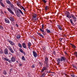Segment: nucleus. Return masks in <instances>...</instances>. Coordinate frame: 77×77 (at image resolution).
Here are the masks:
<instances>
[{
    "label": "nucleus",
    "mask_w": 77,
    "mask_h": 77,
    "mask_svg": "<svg viewBox=\"0 0 77 77\" xmlns=\"http://www.w3.org/2000/svg\"><path fill=\"white\" fill-rule=\"evenodd\" d=\"M0 54H3V53L2 50H0Z\"/></svg>",
    "instance_id": "nucleus-41"
},
{
    "label": "nucleus",
    "mask_w": 77,
    "mask_h": 77,
    "mask_svg": "<svg viewBox=\"0 0 77 77\" xmlns=\"http://www.w3.org/2000/svg\"><path fill=\"white\" fill-rule=\"evenodd\" d=\"M18 46L20 47V48H22V45L20 43H18Z\"/></svg>",
    "instance_id": "nucleus-27"
},
{
    "label": "nucleus",
    "mask_w": 77,
    "mask_h": 77,
    "mask_svg": "<svg viewBox=\"0 0 77 77\" xmlns=\"http://www.w3.org/2000/svg\"><path fill=\"white\" fill-rule=\"evenodd\" d=\"M46 30L47 31V32L48 33H49L51 32V31H50V30H49L47 29H46Z\"/></svg>",
    "instance_id": "nucleus-28"
},
{
    "label": "nucleus",
    "mask_w": 77,
    "mask_h": 77,
    "mask_svg": "<svg viewBox=\"0 0 77 77\" xmlns=\"http://www.w3.org/2000/svg\"><path fill=\"white\" fill-rule=\"evenodd\" d=\"M69 16V17H68L69 19H70V18H71V16H70L69 15H68Z\"/></svg>",
    "instance_id": "nucleus-49"
},
{
    "label": "nucleus",
    "mask_w": 77,
    "mask_h": 77,
    "mask_svg": "<svg viewBox=\"0 0 77 77\" xmlns=\"http://www.w3.org/2000/svg\"><path fill=\"white\" fill-rule=\"evenodd\" d=\"M22 8L23 9V11H25V12H26V10L24 8V7H22Z\"/></svg>",
    "instance_id": "nucleus-39"
},
{
    "label": "nucleus",
    "mask_w": 77,
    "mask_h": 77,
    "mask_svg": "<svg viewBox=\"0 0 77 77\" xmlns=\"http://www.w3.org/2000/svg\"><path fill=\"white\" fill-rule=\"evenodd\" d=\"M57 26L59 29H60V30H62V27L60 25H57Z\"/></svg>",
    "instance_id": "nucleus-16"
},
{
    "label": "nucleus",
    "mask_w": 77,
    "mask_h": 77,
    "mask_svg": "<svg viewBox=\"0 0 77 77\" xmlns=\"http://www.w3.org/2000/svg\"><path fill=\"white\" fill-rule=\"evenodd\" d=\"M28 46V48L30 50V46H31V43L29 42L27 44Z\"/></svg>",
    "instance_id": "nucleus-15"
},
{
    "label": "nucleus",
    "mask_w": 77,
    "mask_h": 77,
    "mask_svg": "<svg viewBox=\"0 0 77 77\" xmlns=\"http://www.w3.org/2000/svg\"><path fill=\"white\" fill-rule=\"evenodd\" d=\"M71 77H75V75L74 74L71 75Z\"/></svg>",
    "instance_id": "nucleus-46"
},
{
    "label": "nucleus",
    "mask_w": 77,
    "mask_h": 77,
    "mask_svg": "<svg viewBox=\"0 0 77 77\" xmlns=\"http://www.w3.org/2000/svg\"><path fill=\"white\" fill-rule=\"evenodd\" d=\"M46 69V67H43L42 70L40 71L41 72H44V70H45Z\"/></svg>",
    "instance_id": "nucleus-13"
},
{
    "label": "nucleus",
    "mask_w": 77,
    "mask_h": 77,
    "mask_svg": "<svg viewBox=\"0 0 77 77\" xmlns=\"http://www.w3.org/2000/svg\"><path fill=\"white\" fill-rule=\"evenodd\" d=\"M36 14H34L33 16V19H35L36 18Z\"/></svg>",
    "instance_id": "nucleus-23"
},
{
    "label": "nucleus",
    "mask_w": 77,
    "mask_h": 77,
    "mask_svg": "<svg viewBox=\"0 0 77 77\" xmlns=\"http://www.w3.org/2000/svg\"><path fill=\"white\" fill-rule=\"evenodd\" d=\"M11 60L13 62H14L15 61V58L14 57H12L11 59Z\"/></svg>",
    "instance_id": "nucleus-10"
},
{
    "label": "nucleus",
    "mask_w": 77,
    "mask_h": 77,
    "mask_svg": "<svg viewBox=\"0 0 77 77\" xmlns=\"http://www.w3.org/2000/svg\"><path fill=\"white\" fill-rule=\"evenodd\" d=\"M70 21V22L72 24L73 26H74V24L73 23V22L72 21V19H69Z\"/></svg>",
    "instance_id": "nucleus-19"
},
{
    "label": "nucleus",
    "mask_w": 77,
    "mask_h": 77,
    "mask_svg": "<svg viewBox=\"0 0 77 77\" xmlns=\"http://www.w3.org/2000/svg\"><path fill=\"white\" fill-rule=\"evenodd\" d=\"M42 2H44V3H46L47 2V1L45 0H42Z\"/></svg>",
    "instance_id": "nucleus-42"
},
{
    "label": "nucleus",
    "mask_w": 77,
    "mask_h": 77,
    "mask_svg": "<svg viewBox=\"0 0 77 77\" xmlns=\"http://www.w3.org/2000/svg\"><path fill=\"white\" fill-rule=\"evenodd\" d=\"M6 2L8 5H11V2L9 0H6Z\"/></svg>",
    "instance_id": "nucleus-14"
},
{
    "label": "nucleus",
    "mask_w": 77,
    "mask_h": 77,
    "mask_svg": "<svg viewBox=\"0 0 77 77\" xmlns=\"http://www.w3.org/2000/svg\"><path fill=\"white\" fill-rule=\"evenodd\" d=\"M9 54L10 55H12V54H11V53H9Z\"/></svg>",
    "instance_id": "nucleus-60"
},
{
    "label": "nucleus",
    "mask_w": 77,
    "mask_h": 77,
    "mask_svg": "<svg viewBox=\"0 0 77 77\" xmlns=\"http://www.w3.org/2000/svg\"><path fill=\"white\" fill-rule=\"evenodd\" d=\"M0 29H1V30H4V29H3V26H0Z\"/></svg>",
    "instance_id": "nucleus-36"
},
{
    "label": "nucleus",
    "mask_w": 77,
    "mask_h": 77,
    "mask_svg": "<svg viewBox=\"0 0 77 77\" xmlns=\"http://www.w3.org/2000/svg\"><path fill=\"white\" fill-rule=\"evenodd\" d=\"M9 50L12 53H14V51H13V50H12V48H11Z\"/></svg>",
    "instance_id": "nucleus-24"
},
{
    "label": "nucleus",
    "mask_w": 77,
    "mask_h": 77,
    "mask_svg": "<svg viewBox=\"0 0 77 77\" xmlns=\"http://www.w3.org/2000/svg\"><path fill=\"white\" fill-rule=\"evenodd\" d=\"M70 45H71V46H72V48H76V47H75V45H74V44H72L71 43H70Z\"/></svg>",
    "instance_id": "nucleus-21"
},
{
    "label": "nucleus",
    "mask_w": 77,
    "mask_h": 77,
    "mask_svg": "<svg viewBox=\"0 0 77 77\" xmlns=\"http://www.w3.org/2000/svg\"><path fill=\"white\" fill-rule=\"evenodd\" d=\"M5 23H7L8 24L10 23V21L8 19L5 18Z\"/></svg>",
    "instance_id": "nucleus-4"
},
{
    "label": "nucleus",
    "mask_w": 77,
    "mask_h": 77,
    "mask_svg": "<svg viewBox=\"0 0 77 77\" xmlns=\"http://www.w3.org/2000/svg\"><path fill=\"white\" fill-rule=\"evenodd\" d=\"M2 77H5V76L3 75H2Z\"/></svg>",
    "instance_id": "nucleus-59"
},
{
    "label": "nucleus",
    "mask_w": 77,
    "mask_h": 77,
    "mask_svg": "<svg viewBox=\"0 0 77 77\" xmlns=\"http://www.w3.org/2000/svg\"><path fill=\"white\" fill-rule=\"evenodd\" d=\"M31 67L32 68H35V64H32L31 66Z\"/></svg>",
    "instance_id": "nucleus-40"
},
{
    "label": "nucleus",
    "mask_w": 77,
    "mask_h": 77,
    "mask_svg": "<svg viewBox=\"0 0 77 77\" xmlns=\"http://www.w3.org/2000/svg\"><path fill=\"white\" fill-rule=\"evenodd\" d=\"M74 54L76 57H77V52H74Z\"/></svg>",
    "instance_id": "nucleus-33"
},
{
    "label": "nucleus",
    "mask_w": 77,
    "mask_h": 77,
    "mask_svg": "<svg viewBox=\"0 0 77 77\" xmlns=\"http://www.w3.org/2000/svg\"><path fill=\"white\" fill-rule=\"evenodd\" d=\"M22 66V65L21 64H20L19 65V66Z\"/></svg>",
    "instance_id": "nucleus-55"
},
{
    "label": "nucleus",
    "mask_w": 77,
    "mask_h": 77,
    "mask_svg": "<svg viewBox=\"0 0 77 77\" xmlns=\"http://www.w3.org/2000/svg\"><path fill=\"white\" fill-rule=\"evenodd\" d=\"M3 74H4L5 75H6L7 74V72H6V71L5 70H4L3 71Z\"/></svg>",
    "instance_id": "nucleus-25"
},
{
    "label": "nucleus",
    "mask_w": 77,
    "mask_h": 77,
    "mask_svg": "<svg viewBox=\"0 0 77 77\" xmlns=\"http://www.w3.org/2000/svg\"><path fill=\"white\" fill-rule=\"evenodd\" d=\"M44 48H45V49H46V48H45V47H44Z\"/></svg>",
    "instance_id": "nucleus-61"
},
{
    "label": "nucleus",
    "mask_w": 77,
    "mask_h": 77,
    "mask_svg": "<svg viewBox=\"0 0 77 77\" xmlns=\"http://www.w3.org/2000/svg\"><path fill=\"white\" fill-rule=\"evenodd\" d=\"M20 36H20V35H18L17 36L16 38L17 39H20Z\"/></svg>",
    "instance_id": "nucleus-26"
},
{
    "label": "nucleus",
    "mask_w": 77,
    "mask_h": 77,
    "mask_svg": "<svg viewBox=\"0 0 77 77\" xmlns=\"http://www.w3.org/2000/svg\"><path fill=\"white\" fill-rule=\"evenodd\" d=\"M8 42L11 45H15V43L11 41V40H8Z\"/></svg>",
    "instance_id": "nucleus-6"
},
{
    "label": "nucleus",
    "mask_w": 77,
    "mask_h": 77,
    "mask_svg": "<svg viewBox=\"0 0 77 77\" xmlns=\"http://www.w3.org/2000/svg\"><path fill=\"white\" fill-rule=\"evenodd\" d=\"M19 50L20 52H21V53H22L23 52V49H21V48H20Z\"/></svg>",
    "instance_id": "nucleus-32"
},
{
    "label": "nucleus",
    "mask_w": 77,
    "mask_h": 77,
    "mask_svg": "<svg viewBox=\"0 0 77 77\" xmlns=\"http://www.w3.org/2000/svg\"><path fill=\"white\" fill-rule=\"evenodd\" d=\"M65 54H67L66 53V52H64Z\"/></svg>",
    "instance_id": "nucleus-57"
},
{
    "label": "nucleus",
    "mask_w": 77,
    "mask_h": 77,
    "mask_svg": "<svg viewBox=\"0 0 77 77\" xmlns=\"http://www.w3.org/2000/svg\"><path fill=\"white\" fill-rule=\"evenodd\" d=\"M22 53H23V54H24V55H26V52H24V51H23L22 52Z\"/></svg>",
    "instance_id": "nucleus-48"
},
{
    "label": "nucleus",
    "mask_w": 77,
    "mask_h": 77,
    "mask_svg": "<svg viewBox=\"0 0 77 77\" xmlns=\"http://www.w3.org/2000/svg\"><path fill=\"white\" fill-rule=\"evenodd\" d=\"M46 63V67H47V68H48L49 66H48V63Z\"/></svg>",
    "instance_id": "nucleus-30"
},
{
    "label": "nucleus",
    "mask_w": 77,
    "mask_h": 77,
    "mask_svg": "<svg viewBox=\"0 0 77 77\" xmlns=\"http://www.w3.org/2000/svg\"><path fill=\"white\" fill-rule=\"evenodd\" d=\"M22 60H26V59H25V58L24 57V56H23L22 57Z\"/></svg>",
    "instance_id": "nucleus-31"
},
{
    "label": "nucleus",
    "mask_w": 77,
    "mask_h": 77,
    "mask_svg": "<svg viewBox=\"0 0 77 77\" xmlns=\"http://www.w3.org/2000/svg\"><path fill=\"white\" fill-rule=\"evenodd\" d=\"M62 38H60L59 39V41H62Z\"/></svg>",
    "instance_id": "nucleus-54"
},
{
    "label": "nucleus",
    "mask_w": 77,
    "mask_h": 77,
    "mask_svg": "<svg viewBox=\"0 0 77 77\" xmlns=\"http://www.w3.org/2000/svg\"><path fill=\"white\" fill-rule=\"evenodd\" d=\"M4 53L5 54H8V50L7 48H5L4 51Z\"/></svg>",
    "instance_id": "nucleus-5"
},
{
    "label": "nucleus",
    "mask_w": 77,
    "mask_h": 77,
    "mask_svg": "<svg viewBox=\"0 0 77 77\" xmlns=\"http://www.w3.org/2000/svg\"><path fill=\"white\" fill-rule=\"evenodd\" d=\"M16 26H18V24H16Z\"/></svg>",
    "instance_id": "nucleus-62"
},
{
    "label": "nucleus",
    "mask_w": 77,
    "mask_h": 77,
    "mask_svg": "<svg viewBox=\"0 0 77 77\" xmlns=\"http://www.w3.org/2000/svg\"><path fill=\"white\" fill-rule=\"evenodd\" d=\"M7 48L9 50L12 48H11V46H8Z\"/></svg>",
    "instance_id": "nucleus-35"
},
{
    "label": "nucleus",
    "mask_w": 77,
    "mask_h": 77,
    "mask_svg": "<svg viewBox=\"0 0 77 77\" xmlns=\"http://www.w3.org/2000/svg\"><path fill=\"white\" fill-rule=\"evenodd\" d=\"M7 9L8 11H9V12H10V14H14V12L12 11V10H11V9L9 8H7Z\"/></svg>",
    "instance_id": "nucleus-9"
},
{
    "label": "nucleus",
    "mask_w": 77,
    "mask_h": 77,
    "mask_svg": "<svg viewBox=\"0 0 77 77\" xmlns=\"http://www.w3.org/2000/svg\"><path fill=\"white\" fill-rule=\"evenodd\" d=\"M7 61H8L9 62H10H10H11V60H10L9 59H8L7 60Z\"/></svg>",
    "instance_id": "nucleus-50"
},
{
    "label": "nucleus",
    "mask_w": 77,
    "mask_h": 77,
    "mask_svg": "<svg viewBox=\"0 0 77 77\" xmlns=\"http://www.w3.org/2000/svg\"><path fill=\"white\" fill-rule=\"evenodd\" d=\"M0 3L1 5L2 6H3V7H5V5H4V4H3V2H2V1H0Z\"/></svg>",
    "instance_id": "nucleus-22"
},
{
    "label": "nucleus",
    "mask_w": 77,
    "mask_h": 77,
    "mask_svg": "<svg viewBox=\"0 0 77 77\" xmlns=\"http://www.w3.org/2000/svg\"><path fill=\"white\" fill-rule=\"evenodd\" d=\"M9 19L11 21H12V22H14V21H15L14 18V17H10V18H9Z\"/></svg>",
    "instance_id": "nucleus-7"
},
{
    "label": "nucleus",
    "mask_w": 77,
    "mask_h": 77,
    "mask_svg": "<svg viewBox=\"0 0 77 77\" xmlns=\"http://www.w3.org/2000/svg\"><path fill=\"white\" fill-rule=\"evenodd\" d=\"M42 27H44V25H43V24L42 25Z\"/></svg>",
    "instance_id": "nucleus-58"
},
{
    "label": "nucleus",
    "mask_w": 77,
    "mask_h": 77,
    "mask_svg": "<svg viewBox=\"0 0 77 77\" xmlns=\"http://www.w3.org/2000/svg\"><path fill=\"white\" fill-rule=\"evenodd\" d=\"M41 30H44V27H42V28H40V30L41 31Z\"/></svg>",
    "instance_id": "nucleus-45"
},
{
    "label": "nucleus",
    "mask_w": 77,
    "mask_h": 77,
    "mask_svg": "<svg viewBox=\"0 0 77 77\" xmlns=\"http://www.w3.org/2000/svg\"><path fill=\"white\" fill-rule=\"evenodd\" d=\"M16 62H17V63H18V61H16Z\"/></svg>",
    "instance_id": "nucleus-63"
},
{
    "label": "nucleus",
    "mask_w": 77,
    "mask_h": 77,
    "mask_svg": "<svg viewBox=\"0 0 77 77\" xmlns=\"http://www.w3.org/2000/svg\"><path fill=\"white\" fill-rule=\"evenodd\" d=\"M73 67H74V68H76V66H73Z\"/></svg>",
    "instance_id": "nucleus-56"
},
{
    "label": "nucleus",
    "mask_w": 77,
    "mask_h": 77,
    "mask_svg": "<svg viewBox=\"0 0 77 77\" xmlns=\"http://www.w3.org/2000/svg\"><path fill=\"white\" fill-rule=\"evenodd\" d=\"M41 77H44V76H42L41 75Z\"/></svg>",
    "instance_id": "nucleus-64"
},
{
    "label": "nucleus",
    "mask_w": 77,
    "mask_h": 77,
    "mask_svg": "<svg viewBox=\"0 0 77 77\" xmlns=\"http://www.w3.org/2000/svg\"><path fill=\"white\" fill-rule=\"evenodd\" d=\"M66 15H67V17L68 18H69V16H68L69 15V13L66 11Z\"/></svg>",
    "instance_id": "nucleus-20"
},
{
    "label": "nucleus",
    "mask_w": 77,
    "mask_h": 77,
    "mask_svg": "<svg viewBox=\"0 0 77 77\" xmlns=\"http://www.w3.org/2000/svg\"><path fill=\"white\" fill-rule=\"evenodd\" d=\"M45 63H48V59L47 57L45 58Z\"/></svg>",
    "instance_id": "nucleus-12"
},
{
    "label": "nucleus",
    "mask_w": 77,
    "mask_h": 77,
    "mask_svg": "<svg viewBox=\"0 0 77 77\" xmlns=\"http://www.w3.org/2000/svg\"><path fill=\"white\" fill-rule=\"evenodd\" d=\"M10 5L11 7V8H14V5H13L12 4H11H11Z\"/></svg>",
    "instance_id": "nucleus-37"
},
{
    "label": "nucleus",
    "mask_w": 77,
    "mask_h": 77,
    "mask_svg": "<svg viewBox=\"0 0 77 77\" xmlns=\"http://www.w3.org/2000/svg\"><path fill=\"white\" fill-rule=\"evenodd\" d=\"M22 47L24 48H27V46H26V43H23L22 44Z\"/></svg>",
    "instance_id": "nucleus-11"
},
{
    "label": "nucleus",
    "mask_w": 77,
    "mask_h": 77,
    "mask_svg": "<svg viewBox=\"0 0 77 77\" xmlns=\"http://www.w3.org/2000/svg\"><path fill=\"white\" fill-rule=\"evenodd\" d=\"M17 4L18 6H19V7H20V4H19L18 2L17 3Z\"/></svg>",
    "instance_id": "nucleus-38"
},
{
    "label": "nucleus",
    "mask_w": 77,
    "mask_h": 77,
    "mask_svg": "<svg viewBox=\"0 0 77 77\" xmlns=\"http://www.w3.org/2000/svg\"><path fill=\"white\" fill-rule=\"evenodd\" d=\"M45 8L46 11H47V10H48V6H46L45 7Z\"/></svg>",
    "instance_id": "nucleus-34"
},
{
    "label": "nucleus",
    "mask_w": 77,
    "mask_h": 77,
    "mask_svg": "<svg viewBox=\"0 0 77 77\" xmlns=\"http://www.w3.org/2000/svg\"><path fill=\"white\" fill-rule=\"evenodd\" d=\"M34 21H37V19H34Z\"/></svg>",
    "instance_id": "nucleus-52"
},
{
    "label": "nucleus",
    "mask_w": 77,
    "mask_h": 77,
    "mask_svg": "<svg viewBox=\"0 0 77 77\" xmlns=\"http://www.w3.org/2000/svg\"><path fill=\"white\" fill-rule=\"evenodd\" d=\"M43 51H45V49H44V48H43Z\"/></svg>",
    "instance_id": "nucleus-51"
},
{
    "label": "nucleus",
    "mask_w": 77,
    "mask_h": 77,
    "mask_svg": "<svg viewBox=\"0 0 77 77\" xmlns=\"http://www.w3.org/2000/svg\"><path fill=\"white\" fill-rule=\"evenodd\" d=\"M37 33L38 35L39 36H41V37H42V38H44V36L42 35L41 34L38 32H37Z\"/></svg>",
    "instance_id": "nucleus-17"
},
{
    "label": "nucleus",
    "mask_w": 77,
    "mask_h": 77,
    "mask_svg": "<svg viewBox=\"0 0 77 77\" xmlns=\"http://www.w3.org/2000/svg\"><path fill=\"white\" fill-rule=\"evenodd\" d=\"M4 59L6 60V61H7L8 60V58H7V57L5 58H4Z\"/></svg>",
    "instance_id": "nucleus-44"
},
{
    "label": "nucleus",
    "mask_w": 77,
    "mask_h": 77,
    "mask_svg": "<svg viewBox=\"0 0 77 77\" xmlns=\"http://www.w3.org/2000/svg\"><path fill=\"white\" fill-rule=\"evenodd\" d=\"M53 53L54 54H56V52L55 51H53Z\"/></svg>",
    "instance_id": "nucleus-53"
},
{
    "label": "nucleus",
    "mask_w": 77,
    "mask_h": 77,
    "mask_svg": "<svg viewBox=\"0 0 77 77\" xmlns=\"http://www.w3.org/2000/svg\"><path fill=\"white\" fill-rule=\"evenodd\" d=\"M19 11L20 12V14H22V15H23L24 14H23V12H22L21 10L19 9Z\"/></svg>",
    "instance_id": "nucleus-29"
},
{
    "label": "nucleus",
    "mask_w": 77,
    "mask_h": 77,
    "mask_svg": "<svg viewBox=\"0 0 77 77\" xmlns=\"http://www.w3.org/2000/svg\"><path fill=\"white\" fill-rule=\"evenodd\" d=\"M45 73H43L42 74V76H43V77H45Z\"/></svg>",
    "instance_id": "nucleus-43"
},
{
    "label": "nucleus",
    "mask_w": 77,
    "mask_h": 77,
    "mask_svg": "<svg viewBox=\"0 0 77 77\" xmlns=\"http://www.w3.org/2000/svg\"><path fill=\"white\" fill-rule=\"evenodd\" d=\"M39 63L40 66H42V63H41V62H39Z\"/></svg>",
    "instance_id": "nucleus-47"
},
{
    "label": "nucleus",
    "mask_w": 77,
    "mask_h": 77,
    "mask_svg": "<svg viewBox=\"0 0 77 77\" xmlns=\"http://www.w3.org/2000/svg\"><path fill=\"white\" fill-rule=\"evenodd\" d=\"M66 60V58L64 57H61V58H58L57 60V62L58 64L60 63V62H62V61H65Z\"/></svg>",
    "instance_id": "nucleus-1"
},
{
    "label": "nucleus",
    "mask_w": 77,
    "mask_h": 77,
    "mask_svg": "<svg viewBox=\"0 0 77 77\" xmlns=\"http://www.w3.org/2000/svg\"><path fill=\"white\" fill-rule=\"evenodd\" d=\"M40 31L42 32V34H43V35H45V32H44V30L40 29Z\"/></svg>",
    "instance_id": "nucleus-18"
},
{
    "label": "nucleus",
    "mask_w": 77,
    "mask_h": 77,
    "mask_svg": "<svg viewBox=\"0 0 77 77\" xmlns=\"http://www.w3.org/2000/svg\"><path fill=\"white\" fill-rule=\"evenodd\" d=\"M71 16L72 17L73 20H74V21H76V20H77V18L76 17H75V16H74V15L72 14L71 15Z\"/></svg>",
    "instance_id": "nucleus-8"
},
{
    "label": "nucleus",
    "mask_w": 77,
    "mask_h": 77,
    "mask_svg": "<svg viewBox=\"0 0 77 77\" xmlns=\"http://www.w3.org/2000/svg\"><path fill=\"white\" fill-rule=\"evenodd\" d=\"M17 11L16 12V14L17 17H18V18L21 17V14H20V12H19V11L18 10H17Z\"/></svg>",
    "instance_id": "nucleus-2"
},
{
    "label": "nucleus",
    "mask_w": 77,
    "mask_h": 77,
    "mask_svg": "<svg viewBox=\"0 0 77 77\" xmlns=\"http://www.w3.org/2000/svg\"><path fill=\"white\" fill-rule=\"evenodd\" d=\"M32 53L34 57H37V55H38V54H37L36 52H35V51H33Z\"/></svg>",
    "instance_id": "nucleus-3"
}]
</instances>
